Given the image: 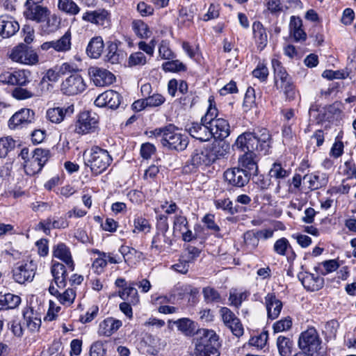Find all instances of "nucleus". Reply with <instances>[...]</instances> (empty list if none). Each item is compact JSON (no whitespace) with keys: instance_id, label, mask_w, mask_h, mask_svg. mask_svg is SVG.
Masks as SVG:
<instances>
[{"instance_id":"nucleus-43","label":"nucleus","mask_w":356,"mask_h":356,"mask_svg":"<svg viewBox=\"0 0 356 356\" xmlns=\"http://www.w3.org/2000/svg\"><path fill=\"white\" fill-rule=\"evenodd\" d=\"M291 174V169L286 168L281 163L275 162L269 171V175L276 179H283L288 177Z\"/></svg>"},{"instance_id":"nucleus-37","label":"nucleus","mask_w":356,"mask_h":356,"mask_svg":"<svg viewBox=\"0 0 356 356\" xmlns=\"http://www.w3.org/2000/svg\"><path fill=\"white\" fill-rule=\"evenodd\" d=\"M118 296L124 300L136 305L139 302V296L137 289L134 287V284L132 283L127 287L123 288L119 291Z\"/></svg>"},{"instance_id":"nucleus-15","label":"nucleus","mask_w":356,"mask_h":356,"mask_svg":"<svg viewBox=\"0 0 356 356\" xmlns=\"http://www.w3.org/2000/svg\"><path fill=\"white\" fill-rule=\"evenodd\" d=\"M88 73L94 84L99 87L111 85L115 80L114 75L104 68L91 67L88 69Z\"/></svg>"},{"instance_id":"nucleus-27","label":"nucleus","mask_w":356,"mask_h":356,"mask_svg":"<svg viewBox=\"0 0 356 356\" xmlns=\"http://www.w3.org/2000/svg\"><path fill=\"white\" fill-rule=\"evenodd\" d=\"M212 131V137L222 140L230 134V127L227 120L223 118H218L210 124Z\"/></svg>"},{"instance_id":"nucleus-14","label":"nucleus","mask_w":356,"mask_h":356,"mask_svg":"<svg viewBox=\"0 0 356 356\" xmlns=\"http://www.w3.org/2000/svg\"><path fill=\"white\" fill-rule=\"evenodd\" d=\"M186 130L193 138L200 141H208L212 138L210 125L203 122H191L186 126Z\"/></svg>"},{"instance_id":"nucleus-26","label":"nucleus","mask_w":356,"mask_h":356,"mask_svg":"<svg viewBox=\"0 0 356 356\" xmlns=\"http://www.w3.org/2000/svg\"><path fill=\"white\" fill-rule=\"evenodd\" d=\"M258 153L243 152L238 158L239 168L245 170L250 175H256L258 170L256 161Z\"/></svg>"},{"instance_id":"nucleus-24","label":"nucleus","mask_w":356,"mask_h":356,"mask_svg":"<svg viewBox=\"0 0 356 356\" xmlns=\"http://www.w3.org/2000/svg\"><path fill=\"white\" fill-rule=\"evenodd\" d=\"M66 216L48 217L43 221H40L38 226L45 234L50 232L52 229H65L69 226Z\"/></svg>"},{"instance_id":"nucleus-44","label":"nucleus","mask_w":356,"mask_h":356,"mask_svg":"<svg viewBox=\"0 0 356 356\" xmlns=\"http://www.w3.org/2000/svg\"><path fill=\"white\" fill-rule=\"evenodd\" d=\"M119 252L122 254L125 263L128 265L133 262L134 259H140L143 256L141 252L127 245H122L119 249Z\"/></svg>"},{"instance_id":"nucleus-49","label":"nucleus","mask_w":356,"mask_h":356,"mask_svg":"<svg viewBox=\"0 0 356 356\" xmlns=\"http://www.w3.org/2000/svg\"><path fill=\"white\" fill-rule=\"evenodd\" d=\"M188 227V222L185 216L180 211L178 214L174 217L173 221V231L176 232H183L185 229H187Z\"/></svg>"},{"instance_id":"nucleus-46","label":"nucleus","mask_w":356,"mask_h":356,"mask_svg":"<svg viewBox=\"0 0 356 356\" xmlns=\"http://www.w3.org/2000/svg\"><path fill=\"white\" fill-rule=\"evenodd\" d=\"M277 346L281 356H289L292 351L293 341L289 337L279 336L277 339Z\"/></svg>"},{"instance_id":"nucleus-48","label":"nucleus","mask_w":356,"mask_h":356,"mask_svg":"<svg viewBox=\"0 0 356 356\" xmlns=\"http://www.w3.org/2000/svg\"><path fill=\"white\" fill-rule=\"evenodd\" d=\"M75 298V290L72 288H68L63 292H60L57 298V300L60 304L66 306H70L74 302Z\"/></svg>"},{"instance_id":"nucleus-16","label":"nucleus","mask_w":356,"mask_h":356,"mask_svg":"<svg viewBox=\"0 0 356 356\" xmlns=\"http://www.w3.org/2000/svg\"><path fill=\"white\" fill-rule=\"evenodd\" d=\"M121 96L118 92L109 90L100 94L95 100V104L98 107L116 109L121 103Z\"/></svg>"},{"instance_id":"nucleus-3","label":"nucleus","mask_w":356,"mask_h":356,"mask_svg":"<svg viewBox=\"0 0 356 356\" xmlns=\"http://www.w3.org/2000/svg\"><path fill=\"white\" fill-rule=\"evenodd\" d=\"M83 159L85 165L95 175L104 172L113 161L108 152L98 146H93L90 149L84 151Z\"/></svg>"},{"instance_id":"nucleus-30","label":"nucleus","mask_w":356,"mask_h":356,"mask_svg":"<svg viewBox=\"0 0 356 356\" xmlns=\"http://www.w3.org/2000/svg\"><path fill=\"white\" fill-rule=\"evenodd\" d=\"M271 64L274 72L275 83L277 88L280 85L292 80L291 77L278 59L273 58L271 60Z\"/></svg>"},{"instance_id":"nucleus-23","label":"nucleus","mask_w":356,"mask_h":356,"mask_svg":"<svg viewBox=\"0 0 356 356\" xmlns=\"http://www.w3.org/2000/svg\"><path fill=\"white\" fill-rule=\"evenodd\" d=\"M53 256L64 262L70 270H74V262L71 252L65 243H60L54 246Z\"/></svg>"},{"instance_id":"nucleus-7","label":"nucleus","mask_w":356,"mask_h":356,"mask_svg":"<svg viewBox=\"0 0 356 356\" xmlns=\"http://www.w3.org/2000/svg\"><path fill=\"white\" fill-rule=\"evenodd\" d=\"M9 57L14 62L29 65H35L39 61L38 55L35 50L24 44L13 48Z\"/></svg>"},{"instance_id":"nucleus-61","label":"nucleus","mask_w":356,"mask_h":356,"mask_svg":"<svg viewBox=\"0 0 356 356\" xmlns=\"http://www.w3.org/2000/svg\"><path fill=\"white\" fill-rule=\"evenodd\" d=\"M3 296L6 309H14L21 302V298L17 295L12 293H6Z\"/></svg>"},{"instance_id":"nucleus-25","label":"nucleus","mask_w":356,"mask_h":356,"mask_svg":"<svg viewBox=\"0 0 356 356\" xmlns=\"http://www.w3.org/2000/svg\"><path fill=\"white\" fill-rule=\"evenodd\" d=\"M303 180L308 183V188L311 191H315L327 185L328 177L326 173L315 172L306 174Z\"/></svg>"},{"instance_id":"nucleus-60","label":"nucleus","mask_w":356,"mask_h":356,"mask_svg":"<svg viewBox=\"0 0 356 356\" xmlns=\"http://www.w3.org/2000/svg\"><path fill=\"white\" fill-rule=\"evenodd\" d=\"M259 235L253 231L246 232L243 235L244 242L245 245L250 248H255L259 244Z\"/></svg>"},{"instance_id":"nucleus-42","label":"nucleus","mask_w":356,"mask_h":356,"mask_svg":"<svg viewBox=\"0 0 356 356\" xmlns=\"http://www.w3.org/2000/svg\"><path fill=\"white\" fill-rule=\"evenodd\" d=\"M92 252L97 255V257L94 259L92 264V268L95 273L99 275L104 271L107 266L106 252H102L97 249L92 250Z\"/></svg>"},{"instance_id":"nucleus-2","label":"nucleus","mask_w":356,"mask_h":356,"mask_svg":"<svg viewBox=\"0 0 356 356\" xmlns=\"http://www.w3.org/2000/svg\"><path fill=\"white\" fill-rule=\"evenodd\" d=\"M148 134L149 138L154 137L159 140L161 145L169 149L182 151L188 144L187 136L183 135L178 128L171 124L150 131Z\"/></svg>"},{"instance_id":"nucleus-28","label":"nucleus","mask_w":356,"mask_h":356,"mask_svg":"<svg viewBox=\"0 0 356 356\" xmlns=\"http://www.w3.org/2000/svg\"><path fill=\"white\" fill-rule=\"evenodd\" d=\"M268 317L270 319L277 318L282 309V302L273 293H269L265 297Z\"/></svg>"},{"instance_id":"nucleus-12","label":"nucleus","mask_w":356,"mask_h":356,"mask_svg":"<svg viewBox=\"0 0 356 356\" xmlns=\"http://www.w3.org/2000/svg\"><path fill=\"white\" fill-rule=\"evenodd\" d=\"M30 76L31 72L26 70L4 72L0 74V81L11 86H24L30 82Z\"/></svg>"},{"instance_id":"nucleus-57","label":"nucleus","mask_w":356,"mask_h":356,"mask_svg":"<svg viewBox=\"0 0 356 356\" xmlns=\"http://www.w3.org/2000/svg\"><path fill=\"white\" fill-rule=\"evenodd\" d=\"M167 238L165 234L156 233L152 241L151 248L152 250H156L158 253L161 252L163 250V243L166 242Z\"/></svg>"},{"instance_id":"nucleus-34","label":"nucleus","mask_w":356,"mask_h":356,"mask_svg":"<svg viewBox=\"0 0 356 356\" xmlns=\"http://www.w3.org/2000/svg\"><path fill=\"white\" fill-rule=\"evenodd\" d=\"M254 38L257 47L262 50L267 44L268 36L262 24L259 22H254L252 24Z\"/></svg>"},{"instance_id":"nucleus-50","label":"nucleus","mask_w":356,"mask_h":356,"mask_svg":"<svg viewBox=\"0 0 356 356\" xmlns=\"http://www.w3.org/2000/svg\"><path fill=\"white\" fill-rule=\"evenodd\" d=\"M15 147V141L10 136L0 139V157H5Z\"/></svg>"},{"instance_id":"nucleus-38","label":"nucleus","mask_w":356,"mask_h":356,"mask_svg":"<svg viewBox=\"0 0 356 356\" xmlns=\"http://www.w3.org/2000/svg\"><path fill=\"white\" fill-rule=\"evenodd\" d=\"M104 49V42L101 37H95L90 41L86 51L88 55L93 58L100 56Z\"/></svg>"},{"instance_id":"nucleus-40","label":"nucleus","mask_w":356,"mask_h":356,"mask_svg":"<svg viewBox=\"0 0 356 356\" xmlns=\"http://www.w3.org/2000/svg\"><path fill=\"white\" fill-rule=\"evenodd\" d=\"M42 90L38 88L26 89L22 86L15 88L12 91V96L18 100H23L31 98L35 96H40L42 94Z\"/></svg>"},{"instance_id":"nucleus-32","label":"nucleus","mask_w":356,"mask_h":356,"mask_svg":"<svg viewBox=\"0 0 356 356\" xmlns=\"http://www.w3.org/2000/svg\"><path fill=\"white\" fill-rule=\"evenodd\" d=\"M51 273L57 286L58 288L65 287L67 277L66 266L58 261H53Z\"/></svg>"},{"instance_id":"nucleus-9","label":"nucleus","mask_w":356,"mask_h":356,"mask_svg":"<svg viewBox=\"0 0 356 356\" xmlns=\"http://www.w3.org/2000/svg\"><path fill=\"white\" fill-rule=\"evenodd\" d=\"M219 313L224 325L228 327L232 334L237 337L243 334V327L240 319L228 307H222Z\"/></svg>"},{"instance_id":"nucleus-22","label":"nucleus","mask_w":356,"mask_h":356,"mask_svg":"<svg viewBox=\"0 0 356 356\" xmlns=\"http://www.w3.org/2000/svg\"><path fill=\"white\" fill-rule=\"evenodd\" d=\"M122 325L120 320L108 317L99 323L97 333L99 336L108 337L116 332Z\"/></svg>"},{"instance_id":"nucleus-6","label":"nucleus","mask_w":356,"mask_h":356,"mask_svg":"<svg viewBox=\"0 0 356 356\" xmlns=\"http://www.w3.org/2000/svg\"><path fill=\"white\" fill-rule=\"evenodd\" d=\"M321 341L318 334L314 327H309L302 332L298 340L300 348L307 352L311 356H314L315 353L321 348Z\"/></svg>"},{"instance_id":"nucleus-17","label":"nucleus","mask_w":356,"mask_h":356,"mask_svg":"<svg viewBox=\"0 0 356 356\" xmlns=\"http://www.w3.org/2000/svg\"><path fill=\"white\" fill-rule=\"evenodd\" d=\"M39 24L38 31L41 35H48L56 32L60 27L61 18L55 13H48Z\"/></svg>"},{"instance_id":"nucleus-47","label":"nucleus","mask_w":356,"mask_h":356,"mask_svg":"<svg viewBox=\"0 0 356 356\" xmlns=\"http://www.w3.org/2000/svg\"><path fill=\"white\" fill-rule=\"evenodd\" d=\"M131 26L136 35L140 38H148L151 35V31L147 24L142 20H134Z\"/></svg>"},{"instance_id":"nucleus-8","label":"nucleus","mask_w":356,"mask_h":356,"mask_svg":"<svg viewBox=\"0 0 356 356\" xmlns=\"http://www.w3.org/2000/svg\"><path fill=\"white\" fill-rule=\"evenodd\" d=\"M40 1L41 0H26L24 11L26 19L38 24L45 19L50 10L47 7L39 4Z\"/></svg>"},{"instance_id":"nucleus-41","label":"nucleus","mask_w":356,"mask_h":356,"mask_svg":"<svg viewBox=\"0 0 356 356\" xmlns=\"http://www.w3.org/2000/svg\"><path fill=\"white\" fill-rule=\"evenodd\" d=\"M54 50L57 52H67L72 47V33L67 31L59 39L54 40Z\"/></svg>"},{"instance_id":"nucleus-10","label":"nucleus","mask_w":356,"mask_h":356,"mask_svg":"<svg viewBox=\"0 0 356 356\" xmlns=\"http://www.w3.org/2000/svg\"><path fill=\"white\" fill-rule=\"evenodd\" d=\"M86 84L83 77L74 74L67 77L61 83V91L66 95H76L83 92Z\"/></svg>"},{"instance_id":"nucleus-63","label":"nucleus","mask_w":356,"mask_h":356,"mask_svg":"<svg viewBox=\"0 0 356 356\" xmlns=\"http://www.w3.org/2000/svg\"><path fill=\"white\" fill-rule=\"evenodd\" d=\"M220 6L219 4L211 3L207 13L204 15L202 19L205 22L216 19L220 15Z\"/></svg>"},{"instance_id":"nucleus-1","label":"nucleus","mask_w":356,"mask_h":356,"mask_svg":"<svg viewBox=\"0 0 356 356\" xmlns=\"http://www.w3.org/2000/svg\"><path fill=\"white\" fill-rule=\"evenodd\" d=\"M271 137L266 129L245 132L238 136L234 145L243 152L266 155L270 148Z\"/></svg>"},{"instance_id":"nucleus-31","label":"nucleus","mask_w":356,"mask_h":356,"mask_svg":"<svg viewBox=\"0 0 356 356\" xmlns=\"http://www.w3.org/2000/svg\"><path fill=\"white\" fill-rule=\"evenodd\" d=\"M24 323L31 332L38 331L41 325V319L39 314L32 307H26L23 312Z\"/></svg>"},{"instance_id":"nucleus-59","label":"nucleus","mask_w":356,"mask_h":356,"mask_svg":"<svg viewBox=\"0 0 356 356\" xmlns=\"http://www.w3.org/2000/svg\"><path fill=\"white\" fill-rule=\"evenodd\" d=\"M291 248L289 241L286 238L277 240L273 246V250L279 255L284 256L288 248Z\"/></svg>"},{"instance_id":"nucleus-21","label":"nucleus","mask_w":356,"mask_h":356,"mask_svg":"<svg viewBox=\"0 0 356 356\" xmlns=\"http://www.w3.org/2000/svg\"><path fill=\"white\" fill-rule=\"evenodd\" d=\"M188 163L193 166V168L208 166L213 163L208 148L195 149L192 153Z\"/></svg>"},{"instance_id":"nucleus-4","label":"nucleus","mask_w":356,"mask_h":356,"mask_svg":"<svg viewBox=\"0 0 356 356\" xmlns=\"http://www.w3.org/2000/svg\"><path fill=\"white\" fill-rule=\"evenodd\" d=\"M37 264L32 259L17 262L13 267V278L19 284L31 282L35 275Z\"/></svg>"},{"instance_id":"nucleus-18","label":"nucleus","mask_w":356,"mask_h":356,"mask_svg":"<svg viewBox=\"0 0 356 356\" xmlns=\"http://www.w3.org/2000/svg\"><path fill=\"white\" fill-rule=\"evenodd\" d=\"M196 334L194 343L195 346H199L200 351L204 349L205 345L220 344L218 336L213 330L200 329L197 331Z\"/></svg>"},{"instance_id":"nucleus-11","label":"nucleus","mask_w":356,"mask_h":356,"mask_svg":"<svg viewBox=\"0 0 356 356\" xmlns=\"http://www.w3.org/2000/svg\"><path fill=\"white\" fill-rule=\"evenodd\" d=\"M34 120V111L30 108H24L12 115L8 124L10 129H19L31 124Z\"/></svg>"},{"instance_id":"nucleus-35","label":"nucleus","mask_w":356,"mask_h":356,"mask_svg":"<svg viewBox=\"0 0 356 356\" xmlns=\"http://www.w3.org/2000/svg\"><path fill=\"white\" fill-rule=\"evenodd\" d=\"M173 323L178 330L186 337L193 336L197 332L195 323L188 318H181Z\"/></svg>"},{"instance_id":"nucleus-58","label":"nucleus","mask_w":356,"mask_h":356,"mask_svg":"<svg viewBox=\"0 0 356 356\" xmlns=\"http://www.w3.org/2000/svg\"><path fill=\"white\" fill-rule=\"evenodd\" d=\"M163 70L165 72L185 71V65L178 60L167 61L162 65Z\"/></svg>"},{"instance_id":"nucleus-51","label":"nucleus","mask_w":356,"mask_h":356,"mask_svg":"<svg viewBox=\"0 0 356 356\" xmlns=\"http://www.w3.org/2000/svg\"><path fill=\"white\" fill-rule=\"evenodd\" d=\"M220 344L205 345L204 349L200 351L198 346H195L196 356H219L218 348Z\"/></svg>"},{"instance_id":"nucleus-62","label":"nucleus","mask_w":356,"mask_h":356,"mask_svg":"<svg viewBox=\"0 0 356 356\" xmlns=\"http://www.w3.org/2000/svg\"><path fill=\"white\" fill-rule=\"evenodd\" d=\"M292 325L290 317L281 319L273 324V328L275 332H281L289 330Z\"/></svg>"},{"instance_id":"nucleus-64","label":"nucleus","mask_w":356,"mask_h":356,"mask_svg":"<svg viewBox=\"0 0 356 356\" xmlns=\"http://www.w3.org/2000/svg\"><path fill=\"white\" fill-rule=\"evenodd\" d=\"M147 63L146 57L144 54L138 51L134 54H131L129 58V66H136V65H144Z\"/></svg>"},{"instance_id":"nucleus-52","label":"nucleus","mask_w":356,"mask_h":356,"mask_svg":"<svg viewBox=\"0 0 356 356\" xmlns=\"http://www.w3.org/2000/svg\"><path fill=\"white\" fill-rule=\"evenodd\" d=\"M202 293L205 302L207 303L210 302H219L221 300L220 293L215 289L207 286L203 289Z\"/></svg>"},{"instance_id":"nucleus-19","label":"nucleus","mask_w":356,"mask_h":356,"mask_svg":"<svg viewBox=\"0 0 356 356\" xmlns=\"http://www.w3.org/2000/svg\"><path fill=\"white\" fill-rule=\"evenodd\" d=\"M19 30V23L10 15L0 16V36L9 38Z\"/></svg>"},{"instance_id":"nucleus-33","label":"nucleus","mask_w":356,"mask_h":356,"mask_svg":"<svg viewBox=\"0 0 356 356\" xmlns=\"http://www.w3.org/2000/svg\"><path fill=\"white\" fill-rule=\"evenodd\" d=\"M229 145L222 140L212 144L210 148H208L210 157L213 163L218 159L224 158L229 152Z\"/></svg>"},{"instance_id":"nucleus-39","label":"nucleus","mask_w":356,"mask_h":356,"mask_svg":"<svg viewBox=\"0 0 356 356\" xmlns=\"http://www.w3.org/2000/svg\"><path fill=\"white\" fill-rule=\"evenodd\" d=\"M302 284L309 291H318L323 285V279L314 274H307L302 278Z\"/></svg>"},{"instance_id":"nucleus-5","label":"nucleus","mask_w":356,"mask_h":356,"mask_svg":"<svg viewBox=\"0 0 356 356\" xmlns=\"http://www.w3.org/2000/svg\"><path fill=\"white\" fill-rule=\"evenodd\" d=\"M99 124L98 115L92 111H83L79 114L75 123L74 131L79 134L95 132Z\"/></svg>"},{"instance_id":"nucleus-56","label":"nucleus","mask_w":356,"mask_h":356,"mask_svg":"<svg viewBox=\"0 0 356 356\" xmlns=\"http://www.w3.org/2000/svg\"><path fill=\"white\" fill-rule=\"evenodd\" d=\"M49 150L41 148H36L33 151L32 159H35L39 164L44 166L49 159Z\"/></svg>"},{"instance_id":"nucleus-55","label":"nucleus","mask_w":356,"mask_h":356,"mask_svg":"<svg viewBox=\"0 0 356 356\" xmlns=\"http://www.w3.org/2000/svg\"><path fill=\"white\" fill-rule=\"evenodd\" d=\"M252 73L254 77L258 79L261 82L266 81L269 74L268 67L265 64L261 63H258Z\"/></svg>"},{"instance_id":"nucleus-36","label":"nucleus","mask_w":356,"mask_h":356,"mask_svg":"<svg viewBox=\"0 0 356 356\" xmlns=\"http://www.w3.org/2000/svg\"><path fill=\"white\" fill-rule=\"evenodd\" d=\"M250 293L247 291H241L237 289H231L229 292L228 300L229 305L238 309L242 302L248 299Z\"/></svg>"},{"instance_id":"nucleus-54","label":"nucleus","mask_w":356,"mask_h":356,"mask_svg":"<svg viewBox=\"0 0 356 356\" xmlns=\"http://www.w3.org/2000/svg\"><path fill=\"white\" fill-rule=\"evenodd\" d=\"M43 168L35 159L31 158L26 163H24V171L26 175L33 176L41 171Z\"/></svg>"},{"instance_id":"nucleus-20","label":"nucleus","mask_w":356,"mask_h":356,"mask_svg":"<svg viewBox=\"0 0 356 356\" xmlns=\"http://www.w3.org/2000/svg\"><path fill=\"white\" fill-rule=\"evenodd\" d=\"M82 19L99 26L106 27L109 25V13L104 9L86 12Z\"/></svg>"},{"instance_id":"nucleus-53","label":"nucleus","mask_w":356,"mask_h":356,"mask_svg":"<svg viewBox=\"0 0 356 356\" xmlns=\"http://www.w3.org/2000/svg\"><path fill=\"white\" fill-rule=\"evenodd\" d=\"M278 88H280L283 91L287 100L292 101L296 99V90L292 80L280 85Z\"/></svg>"},{"instance_id":"nucleus-13","label":"nucleus","mask_w":356,"mask_h":356,"mask_svg":"<svg viewBox=\"0 0 356 356\" xmlns=\"http://www.w3.org/2000/svg\"><path fill=\"white\" fill-rule=\"evenodd\" d=\"M251 175L241 168L227 169L224 172L225 181L231 186L243 187L248 183Z\"/></svg>"},{"instance_id":"nucleus-45","label":"nucleus","mask_w":356,"mask_h":356,"mask_svg":"<svg viewBox=\"0 0 356 356\" xmlns=\"http://www.w3.org/2000/svg\"><path fill=\"white\" fill-rule=\"evenodd\" d=\"M58 8L70 15H76L80 11V8L72 0H58Z\"/></svg>"},{"instance_id":"nucleus-29","label":"nucleus","mask_w":356,"mask_h":356,"mask_svg":"<svg viewBox=\"0 0 356 356\" xmlns=\"http://www.w3.org/2000/svg\"><path fill=\"white\" fill-rule=\"evenodd\" d=\"M74 106L70 105L67 107L51 108L47 111V119L53 123L58 124L61 122L65 115H70L74 113Z\"/></svg>"}]
</instances>
